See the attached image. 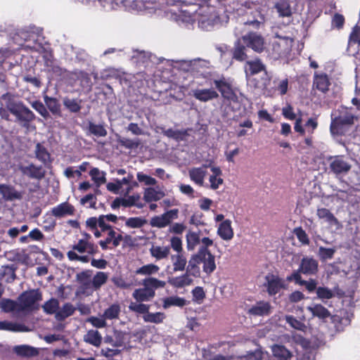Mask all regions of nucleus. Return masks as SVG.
I'll return each mask as SVG.
<instances>
[{
  "label": "nucleus",
  "mask_w": 360,
  "mask_h": 360,
  "mask_svg": "<svg viewBox=\"0 0 360 360\" xmlns=\"http://www.w3.org/2000/svg\"><path fill=\"white\" fill-rule=\"evenodd\" d=\"M338 295L337 298L341 307L330 319L335 330L341 332L351 323L353 317L352 307L357 299L354 297L355 294H338Z\"/></svg>",
  "instance_id": "1"
},
{
  "label": "nucleus",
  "mask_w": 360,
  "mask_h": 360,
  "mask_svg": "<svg viewBox=\"0 0 360 360\" xmlns=\"http://www.w3.org/2000/svg\"><path fill=\"white\" fill-rule=\"evenodd\" d=\"M198 27L206 31H210L229 21V16L224 13L219 15L214 7L202 6L197 11Z\"/></svg>",
  "instance_id": "2"
},
{
  "label": "nucleus",
  "mask_w": 360,
  "mask_h": 360,
  "mask_svg": "<svg viewBox=\"0 0 360 360\" xmlns=\"http://www.w3.org/2000/svg\"><path fill=\"white\" fill-rule=\"evenodd\" d=\"M1 98L5 101L8 110L15 116L17 120L30 122L34 119V114L22 102L15 100L8 94H4Z\"/></svg>",
  "instance_id": "3"
},
{
  "label": "nucleus",
  "mask_w": 360,
  "mask_h": 360,
  "mask_svg": "<svg viewBox=\"0 0 360 360\" xmlns=\"http://www.w3.org/2000/svg\"><path fill=\"white\" fill-rule=\"evenodd\" d=\"M319 269V262L312 257H303L300 261L299 269L287 276L288 281H300L301 274L304 275H315Z\"/></svg>",
  "instance_id": "4"
},
{
  "label": "nucleus",
  "mask_w": 360,
  "mask_h": 360,
  "mask_svg": "<svg viewBox=\"0 0 360 360\" xmlns=\"http://www.w3.org/2000/svg\"><path fill=\"white\" fill-rule=\"evenodd\" d=\"M354 115L347 108H342L338 116L332 115L331 133L334 134H342L345 127L354 124Z\"/></svg>",
  "instance_id": "5"
},
{
  "label": "nucleus",
  "mask_w": 360,
  "mask_h": 360,
  "mask_svg": "<svg viewBox=\"0 0 360 360\" xmlns=\"http://www.w3.org/2000/svg\"><path fill=\"white\" fill-rule=\"evenodd\" d=\"M213 83L225 101H238V96L233 89L231 79L224 76H217L213 79Z\"/></svg>",
  "instance_id": "6"
},
{
  "label": "nucleus",
  "mask_w": 360,
  "mask_h": 360,
  "mask_svg": "<svg viewBox=\"0 0 360 360\" xmlns=\"http://www.w3.org/2000/svg\"><path fill=\"white\" fill-rule=\"evenodd\" d=\"M123 8L130 12L143 13L152 15L157 11L155 4L145 0H127Z\"/></svg>",
  "instance_id": "7"
},
{
  "label": "nucleus",
  "mask_w": 360,
  "mask_h": 360,
  "mask_svg": "<svg viewBox=\"0 0 360 360\" xmlns=\"http://www.w3.org/2000/svg\"><path fill=\"white\" fill-rule=\"evenodd\" d=\"M41 299V294H20L18 299V312L32 311L38 309L37 302Z\"/></svg>",
  "instance_id": "8"
},
{
  "label": "nucleus",
  "mask_w": 360,
  "mask_h": 360,
  "mask_svg": "<svg viewBox=\"0 0 360 360\" xmlns=\"http://www.w3.org/2000/svg\"><path fill=\"white\" fill-rule=\"evenodd\" d=\"M179 217V210L173 209L167 210L163 214L152 217L150 220V225L152 227L163 229L172 224Z\"/></svg>",
  "instance_id": "9"
},
{
  "label": "nucleus",
  "mask_w": 360,
  "mask_h": 360,
  "mask_svg": "<svg viewBox=\"0 0 360 360\" xmlns=\"http://www.w3.org/2000/svg\"><path fill=\"white\" fill-rule=\"evenodd\" d=\"M300 343L303 349L300 360H315L316 350L323 344V340L314 338L302 339Z\"/></svg>",
  "instance_id": "10"
},
{
  "label": "nucleus",
  "mask_w": 360,
  "mask_h": 360,
  "mask_svg": "<svg viewBox=\"0 0 360 360\" xmlns=\"http://www.w3.org/2000/svg\"><path fill=\"white\" fill-rule=\"evenodd\" d=\"M329 169L335 175L345 174L351 169V165L343 156H332L328 158Z\"/></svg>",
  "instance_id": "11"
},
{
  "label": "nucleus",
  "mask_w": 360,
  "mask_h": 360,
  "mask_svg": "<svg viewBox=\"0 0 360 360\" xmlns=\"http://www.w3.org/2000/svg\"><path fill=\"white\" fill-rule=\"evenodd\" d=\"M247 47L260 53L264 48V38L257 32H249L240 37Z\"/></svg>",
  "instance_id": "12"
},
{
  "label": "nucleus",
  "mask_w": 360,
  "mask_h": 360,
  "mask_svg": "<svg viewBox=\"0 0 360 360\" xmlns=\"http://www.w3.org/2000/svg\"><path fill=\"white\" fill-rule=\"evenodd\" d=\"M278 39L273 43V50L278 57L285 56L288 54L292 49L293 39L288 37L276 35Z\"/></svg>",
  "instance_id": "13"
},
{
  "label": "nucleus",
  "mask_w": 360,
  "mask_h": 360,
  "mask_svg": "<svg viewBox=\"0 0 360 360\" xmlns=\"http://www.w3.org/2000/svg\"><path fill=\"white\" fill-rule=\"evenodd\" d=\"M210 62L205 60H202L200 58H196L193 60V74H196L195 79L193 81V83H195L199 85H203V82H200L198 81V75L202 77L206 80L208 79L210 77L209 72L206 70L210 67ZM207 82V81H205Z\"/></svg>",
  "instance_id": "14"
},
{
  "label": "nucleus",
  "mask_w": 360,
  "mask_h": 360,
  "mask_svg": "<svg viewBox=\"0 0 360 360\" xmlns=\"http://www.w3.org/2000/svg\"><path fill=\"white\" fill-rule=\"evenodd\" d=\"M264 354L260 349H255L254 352H247L245 354L238 356H223L215 355L211 360H262Z\"/></svg>",
  "instance_id": "15"
},
{
  "label": "nucleus",
  "mask_w": 360,
  "mask_h": 360,
  "mask_svg": "<svg viewBox=\"0 0 360 360\" xmlns=\"http://www.w3.org/2000/svg\"><path fill=\"white\" fill-rule=\"evenodd\" d=\"M19 169L22 174L29 178L40 180L45 176V170L41 166H36L31 163L27 165H21Z\"/></svg>",
  "instance_id": "16"
},
{
  "label": "nucleus",
  "mask_w": 360,
  "mask_h": 360,
  "mask_svg": "<svg viewBox=\"0 0 360 360\" xmlns=\"http://www.w3.org/2000/svg\"><path fill=\"white\" fill-rule=\"evenodd\" d=\"M268 292H278L287 289L286 281L274 274H268L265 277Z\"/></svg>",
  "instance_id": "17"
},
{
  "label": "nucleus",
  "mask_w": 360,
  "mask_h": 360,
  "mask_svg": "<svg viewBox=\"0 0 360 360\" xmlns=\"http://www.w3.org/2000/svg\"><path fill=\"white\" fill-rule=\"evenodd\" d=\"M192 95L201 102H207L219 97V94L212 88L194 89L192 90Z\"/></svg>",
  "instance_id": "18"
},
{
  "label": "nucleus",
  "mask_w": 360,
  "mask_h": 360,
  "mask_svg": "<svg viewBox=\"0 0 360 360\" xmlns=\"http://www.w3.org/2000/svg\"><path fill=\"white\" fill-rule=\"evenodd\" d=\"M200 262L202 263V268L207 274L212 273L216 268L214 257L206 248H200Z\"/></svg>",
  "instance_id": "19"
},
{
  "label": "nucleus",
  "mask_w": 360,
  "mask_h": 360,
  "mask_svg": "<svg viewBox=\"0 0 360 360\" xmlns=\"http://www.w3.org/2000/svg\"><path fill=\"white\" fill-rule=\"evenodd\" d=\"M316 214L320 219H323L325 222L328 223L330 228L338 230L342 227L340 221L329 210L323 207L318 208Z\"/></svg>",
  "instance_id": "20"
},
{
  "label": "nucleus",
  "mask_w": 360,
  "mask_h": 360,
  "mask_svg": "<svg viewBox=\"0 0 360 360\" xmlns=\"http://www.w3.org/2000/svg\"><path fill=\"white\" fill-rule=\"evenodd\" d=\"M134 176L131 174H128L127 176L122 179H116L113 182L107 184L106 188L109 191L117 194L124 185H137L136 182H132Z\"/></svg>",
  "instance_id": "21"
},
{
  "label": "nucleus",
  "mask_w": 360,
  "mask_h": 360,
  "mask_svg": "<svg viewBox=\"0 0 360 360\" xmlns=\"http://www.w3.org/2000/svg\"><path fill=\"white\" fill-rule=\"evenodd\" d=\"M0 194L6 201L20 200L22 198V193L18 191L13 186L8 184H0Z\"/></svg>",
  "instance_id": "22"
},
{
  "label": "nucleus",
  "mask_w": 360,
  "mask_h": 360,
  "mask_svg": "<svg viewBox=\"0 0 360 360\" xmlns=\"http://www.w3.org/2000/svg\"><path fill=\"white\" fill-rule=\"evenodd\" d=\"M273 360H297V358L288 350L285 346L281 345H274L271 347Z\"/></svg>",
  "instance_id": "23"
},
{
  "label": "nucleus",
  "mask_w": 360,
  "mask_h": 360,
  "mask_svg": "<svg viewBox=\"0 0 360 360\" xmlns=\"http://www.w3.org/2000/svg\"><path fill=\"white\" fill-rule=\"evenodd\" d=\"M79 253H87L94 255L98 252L97 246L93 243L86 240H79L77 243L72 245V250Z\"/></svg>",
  "instance_id": "24"
},
{
  "label": "nucleus",
  "mask_w": 360,
  "mask_h": 360,
  "mask_svg": "<svg viewBox=\"0 0 360 360\" xmlns=\"http://www.w3.org/2000/svg\"><path fill=\"white\" fill-rule=\"evenodd\" d=\"M207 165L199 167H193L188 170V175L192 181L200 186L204 185V180L207 175Z\"/></svg>",
  "instance_id": "25"
},
{
  "label": "nucleus",
  "mask_w": 360,
  "mask_h": 360,
  "mask_svg": "<svg viewBox=\"0 0 360 360\" xmlns=\"http://www.w3.org/2000/svg\"><path fill=\"white\" fill-rule=\"evenodd\" d=\"M257 18L248 20L244 23L237 25L233 30L234 35L236 37H240L245 31L246 25L252 26L255 29L259 28L264 21V17L260 14V13H257Z\"/></svg>",
  "instance_id": "26"
},
{
  "label": "nucleus",
  "mask_w": 360,
  "mask_h": 360,
  "mask_svg": "<svg viewBox=\"0 0 360 360\" xmlns=\"http://www.w3.org/2000/svg\"><path fill=\"white\" fill-rule=\"evenodd\" d=\"M13 352L20 357H33L39 354V349L37 347L29 345H15L13 347Z\"/></svg>",
  "instance_id": "27"
},
{
  "label": "nucleus",
  "mask_w": 360,
  "mask_h": 360,
  "mask_svg": "<svg viewBox=\"0 0 360 360\" xmlns=\"http://www.w3.org/2000/svg\"><path fill=\"white\" fill-rule=\"evenodd\" d=\"M197 11H194L191 8L182 10L179 11V14L176 15L175 20L179 23L184 25H191L195 21H197L198 18Z\"/></svg>",
  "instance_id": "28"
},
{
  "label": "nucleus",
  "mask_w": 360,
  "mask_h": 360,
  "mask_svg": "<svg viewBox=\"0 0 360 360\" xmlns=\"http://www.w3.org/2000/svg\"><path fill=\"white\" fill-rule=\"evenodd\" d=\"M141 284L146 291L153 292L156 290L165 288L166 283L156 278L148 276L141 281Z\"/></svg>",
  "instance_id": "29"
},
{
  "label": "nucleus",
  "mask_w": 360,
  "mask_h": 360,
  "mask_svg": "<svg viewBox=\"0 0 360 360\" xmlns=\"http://www.w3.org/2000/svg\"><path fill=\"white\" fill-rule=\"evenodd\" d=\"M74 207L68 202H63L51 210L52 214L56 217L61 218L67 215H72L74 213Z\"/></svg>",
  "instance_id": "30"
},
{
  "label": "nucleus",
  "mask_w": 360,
  "mask_h": 360,
  "mask_svg": "<svg viewBox=\"0 0 360 360\" xmlns=\"http://www.w3.org/2000/svg\"><path fill=\"white\" fill-rule=\"evenodd\" d=\"M238 39L234 44L233 49V58L238 61H243L247 59L248 56L245 53L246 46L242 41L240 37H236Z\"/></svg>",
  "instance_id": "31"
},
{
  "label": "nucleus",
  "mask_w": 360,
  "mask_h": 360,
  "mask_svg": "<svg viewBox=\"0 0 360 360\" xmlns=\"http://www.w3.org/2000/svg\"><path fill=\"white\" fill-rule=\"evenodd\" d=\"M0 330L12 332H29L30 329L24 324L13 323L8 321H0Z\"/></svg>",
  "instance_id": "32"
},
{
  "label": "nucleus",
  "mask_w": 360,
  "mask_h": 360,
  "mask_svg": "<svg viewBox=\"0 0 360 360\" xmlns=\"http://www.w3.org/2000/svg\"><path fill=\"white\" fill-rule=\"evenodd\" d=\"M218 235L225 240H230L233 237V231L231 228V221L226 219L222 221L217 230Z\"/></svg>",
  "instance_id": "33"
},
{
  "label": "nucleus",
  "mask_w": 360,
  "mask_h": 360,
  "mask_svg": "<svg viewBox=\"0 0 360 360\" xmlns=\"http://www.w3.org/2000/svg\"><path fill=\"white\" fill-rule=\"evenodd\" d=\"M271 306L267 302H258L250 309L249 313L254 316H266L270 314Z\"/></svg>",
  "instance_id": "34"
},
{
  "label": "nucleus",
  "mask_w": 360,
  "mask_h": 360,
  "mask_svg": "<svg viewBox=\"0 0 360 360\" xmlns=\"http://www.w3.org/2000/svg\"><path fill=\"white\" fill-rule=\"evenodd\" d=\"M330 85L329 79L327 75L321 73H315L314 78V86L321 92H326L328 90Z\"/></svg>",
  "instance_id": "35"
},
{
  "label": "nucleus",
  "mask_w": 360,
  "mask_h": 360,
  "mask_svg": "<svg viewBox=\"0 0 360 360\" xmlns=\"http://www.w3.org/2000/svg\"><path fill=\"white\" fill-rule=\"evenodd\" d=\"M149 251L153 257H155L157 260H160L169 256L170 248L169 246L152 245Z\"/></svg>",
  "instance_id": "36"
},
{
  "label": "nucleus",
  "mask_w": 360,
  "mask_h": 360,
  "mask_svg": "<svg viewBox=\"0 0 360 360\" xmlns=\"http://www.w3.org/2000/svg\"><path fill=\"white\" fill-rule=\"evenodd\" d=\"M16 267L14 265L4 266L0 269V280L10 283L15 278Z\"/></svg>",
  "instance_id": "37"
},
{
  "label": "nucleus",
  "mask_w": 360,
  "mask_h": 360,
  "mask_svg": "<svg viewBox=\"0 0 360 360\" xmlns=\"http://www.w3.org/2000/svg\"><path fill=\"white\" fill-rule=\"evenodd\" d=\"M188 250H193L200 243V232L188 230L186 235Z\"/></svg>",
  "instance_id": "38"
},
{
  "label": "nucleus",
  "mask_w": 360,
  "mask_h": 360,
  "mask_svg": "<svg viewBox=\"0 0 360 360\" xmlns=\"http://www.w3.org/2000/svg\"><path fill=\"white\" fill-rule=\"evenodd\" d=\"M76 310V308L70 303H65L59 310L56 313L55 318L58 321H63L66 318L72 315Z\"/></svg>",
  "instance_id": "39"
},
{
  "label": "nucleus",
  "mask_w": 360,
  "mask_h": 360,
  "mask_svg": "<svg viewBox=\"0 0 360 360\" xmlns=\"http://www.w3.org/2000/svg\"><path fill=\"white\" fill-rule=\"evenodd\" d=\"M84 341L95 347H99L102 342V336L96 330H89L84 336Z\"/></svg>",
  "instance_id": "40"
},
{
  "label": "nucleus",
  "mask_w": 360,
  "mask_h": 360,
  "mask_svg": "<svg viewBox=\"0 0 360 360\" xmlns=\"http://www.w3.org/2000/svg\"><path fill=\"white\" fill-rule=\"evenodd\" d=\"M264 70V65L259 60L248 61L245 66L247 75H253Z\"/></svg>",
  "instance_id": "41"
},
{
  "label": "nucleus",
  "mask_w": 360,
  "mask_h": 360,
  "mask_svg": "<svg viewBox=\"0 0 360 360\" xmlns=\"http://www.w3.org/2000/svg\"><path fill=\"white\" fill-rule=\"evenodd\" d=\"M164 195L165 193L162 191L150 187L145 189L143 199L146 202H150L160 200Z\"/></svg>",
  "instance_id": "42"
},
{
  "label": "nucleus",
  "mask_w": 360,
  "mask_h": 360,
  "mask_svg": "<svg viewBox=\"0 0 360 360\" xmlns=\"http://www.w3.org/2000/svg\"><path fill=\"white\" fill-rule=\"evenodd\" d=\"M200 250L198 254L193 255L188 262V264L187 266L186 271L190 274L198 276L200 274V267L198 265L201 264L200 262Z\"/></svg>",
  "instance_id": "43"
},
{
  "label": "nucleus",
  "mask_w": 360,
  "mask_h": 360,
  "mask_svg": "<svg viewBox=\"0 0 360 360\" xmlns=\"http://www.w3.org/2000/svg\"><path fill=\"white\" fill-rule=\"evenodd\" d=\"M34 153L36 158L44 165L50 162L51 155L46 148L41 143H37L34 149Z\"/></svg>",
  "instance_id": "44"
},
{
  "label": "nucleus",
  "mask_w": 360,
  "mask_h": 360,
  "mask_svg": "<svg viewBox=\"0 0 360 360\" xmlns=\"http://www.w3.org/2000/svg\"><path fill=\"white\" fill-rule=\"evenodd\" d=\"M91 179L94 181L97 188L106 182V173L96 167H94L89 172Z\"/></svg>",
  "instance_id": "45"
},
{
  "label": "nucleus",
  "mask_w": 360,
  "mask_h": 360,
  "mask_svg": "<svg viewBox=\"0 0 360 360\" xmlns=\"http://www.w3.org/2000/svg\"><path fill=\"white\" fill-rule=\"evenodd\" d=\"M274 8L280 17H289L291 15V8L288 0H279L275 4Z\"/></svg>",
  "instance_id": "46"
},
{
  "label": "nucleus",
  "mask_w": 360,
  "mask_h": 360,
  "mask_svg": "<svg viewBox=\"0 0 360 360\" xmlns=\"http://www.w3.org/2000/svg\"><path fill=\"white\" fill-rule=\"evenodd\" d=\"M77 281L82 285L85 289L91 288V271L86 270L77 274Z\"/></svg>",
  "instance_id": "47"
},
{
  "label": "nucleus",
  "mask_w": 360,
  "mask_h": 360,
  "mask_svg": "<svg viewBox=\"0 0 360 360\" xmlns=\"http://www.w3.org/2000/svg\"><path fill=\"white\" fill-rule=\"evenodd\" d=\"M44 101L49 110L53 115H60V105L56 98L45 95L44 96Z\"/></svg>",
  "instance_id": "48"
},
{
  "label": "nucleus",
  "mask_w": 360,
  "mask_h": 360,
  "mask_svg": "<svg viewBox=\"0 0 360 360\" xmlns=\"http://www.w3.org/2000/svg\"><path fill=\"white\" fill-rule=\"evenodd\" d=\"M307 309L311 313L313 316H317L319 319H325L330 315L329 311L319 304L309 306Z\"/></svg>",
  "instance_id": "49"
},
{
  "label": "nucleus",
  "mask_w": 360,
  "mask_h": 360,
  "mask_svg": "<svg viewBox=\"0 0 360 360\" xmlns=\"http://www.w3.org/2000/svg\"><path fill=\"white\" fill-rule=\"evenodd\" d=\"M160 270V267L154 264H148L142 266L136 271V274L142 276H150L157 274Z\"/></svg>",
  "instance_id": "50"
},
{
  "label": "nucleus",
  "mask_w": 360,
  "mask_h": 360,
  "mask_svg": "<svg viewBox=\"0 0 360 360\" xmlns=\"http://www.w3.org/2000/svg\"><path fill=\"white\" fill-rule=\"evenodd\" d=\"M162 133L171 139L176 140V141H181L185 139L187 136L186 131L183 130H174L172 129H163Z\"/></svg>",
  "instance_id": "51"
},
{
  "label": "nucleus",
  "mask_w": 360,
  "mask_h": 360,
  "mask_svg": "<svg viewBox=\"0 0 360 360\" xmlns=\"http://www.w3.org/2000/svg\"><path fill=\"white\" fill-rule=\"evenodd\" d=\"M108 278V275L105 272L99 271L94 276L91 281V288L98 290L100 287L103 285Z\"/></svg>",
  "instance_id": "52"
},
{
  "label": "nucleus",
  "mask_w": 360,
  "mask_h": 360,
  "mask_svg": "<svg viewBox=\"0 0 360 360\" xmlns=\"http://www.w3.org/2000/svg\"><path fill=\"white\" fill-rule=\"evenodd\" d=\"M165 319V315L162 312H156V313H146L143 316V319L145 322L153 323H160Z\"/></svg>",
  "instance_id": "53"
},
{
  "label": "nucleus",
  "mask_w": 360,
  "mask_h": 360,
  "mask_svg": "<svg viewBox=\"0 0 360 360\" xmlns=\"http://www.w3.org/2000/svg\"><path fill=\"white\" fill-rule=\"evenodd\" d=\"M0 308L4 312H18V302L13 301L10 299H3L0 301Z\"/></svg>",
  "instance_id": "54"
},
{
  "label": "nucleus",
  "mask_w": 360,
  "mask_h": 360,
  "mask_svg": "<svg viewBox=\"0 0 360 360\" xmlns=\"http://www.w3.org/2000/svg\"><path fill=\"white\" fill-rule=\"evenodd\" d=\"M63 105L72 112H78L81 110V101L78 99L63 98Z\"/></svg>",
  "instance_id": "55"
},
{
  "label": "nucleus",
  "mask_w": 360,
  "mask_h": 360,
  "mask_svg": "<svg viewBox=\"0 0 360 360\" xmlns=\"http://www.w3.org/2000/svg\"><path fill=\"white\" fill-rule=\"evenodd\" d=\"M171 259L174 266V271H183L186 264V259L181 254L172 255Z\"/></svg>",
  "instance_id": "56"
},
{
  "label": "nucleus",
  "mask_w": 360,
  "mask_h": 360,
  "mask_svg": "<svg viewBox=\"0 0 360 360\" xmlns=\"http://www.w3.org/2000/svg\"><path fill=\"white\" fill-rule=\"evenodd\" d=\"M89 132L98 137H104L107 135V131L102 124H96L89 122L88 127Z\"/></svg>",
  "instance_id": "57"
},
{
  "label": "nucleus",
  "mask_w": 360,
  "mask_h": 360,
  "mask_svg": "<svg viewBox=\"0 0 360 360\" xmlns=\"http://www.w3.org/2000/svg\"><path fill=\"white\" fill-rule=\"evenodd\" d=\"M42 307L46 314H56V313L59 310V302L58 300L51 298L46 301Z\"/></svg>",
  "instance_id": "58"
},
{
  "label": "nucleus",
  "mask_w": 360,
  "mask_h": 360,
  "mask_svg": "<svg viewBox=\"0 0 360 360\" xmlns=\"http://www.w3.org/2000/svg\"><path fill=\"white\" fill-rule=\"evenodd\" d=\"M186 301L184 298L179 297H169L164 300L163 307L167 309L172 306L183 307Z\"/></svg>",
  "instance_id": "59"
},
{
  "label": "nucleus",
  "mask_w": 360,
  "mask_h": 360,
  "mask_svg": "<svg viewBox=\"0 0 360 360\" xmlns=\"http://www.w3.org/2000/svg\"><path fill=\"white\" fill-rule=\"evenodd\" d=\"M120 312V305L113 304L105 310L103 316L105 319H114L118 317Z\"/></svg>",
  "instance_id": "60"
},
{
  "label": "nucleus",
  "mask_w": 360,
  "mask_h": 360,
  "mask_svg": "<svg viewBox=\"0 0 360 360\" xmlns=\"http://www.w3.org/2000/svg\"><path fill=\"white\" fill-rule=\"evenodd\" d=\"M108 232L107 238L105 239L108 243H112L114 247H117L121 240H122V235L117 233L112 229H110Z\"/></svg>",
  "instance_id": "61"
},
{
  "label": "nucleus",
  "mask_w": 360,
  "mask_h": 360,
  "mask_svg": "<svg viewBox=\"0 0 360 360\" xmlns=\"http://www.w3.org/2000/svg\"><path fill=\"white\" fill-rule=\"evenodd\" d=\"M286 322L293 328L304 331L307 326L305 324L300 320H297L292 315L285 316Z\"/></svg>",
  "instance_id": "62"
},
{
  "label": "nucleus",
  "mask_w": 360,
  "mask_h": 360,
  "mask_svg": "<svg viewBox=\"0 0 360 360\" xmlns=\"http://www.w3.org/2000/svg\"><path fill=\"white\" fill-rule=\"evenodd\" d=\"M129 308L131 311L144 315L148 312L149 305L134 301L130 302Z\"/></svg>",
  "instance_id": "63"
},
{
  "label": "nucleus",
  "mask_w": 360,
  "mask_h": 360,
  "mask_svg": "<svg viewBox=\"0 0 360 360\" xmlns=\"http://www.w3.org/2000/svg\"><path fill=\"white\" fill-rule=\"evenodd\" d=\"M147 223V221L141 217H130L126 220L127 226L133 229L141 228Z\"/></svg>",
  "instance_id": "64"
}]
</instances>
